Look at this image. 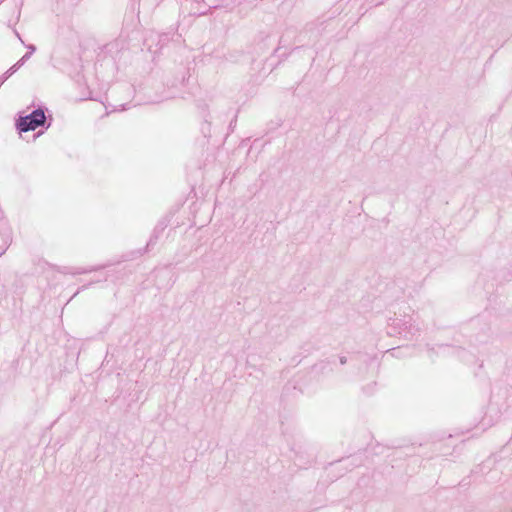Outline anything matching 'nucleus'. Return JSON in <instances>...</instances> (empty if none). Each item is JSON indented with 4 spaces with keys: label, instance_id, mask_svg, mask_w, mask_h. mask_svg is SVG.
Here are the masks:
<instances>
[{
    "label": "nucleus",
    "instance_id": "5",
    "mask_svg": "<svg viewBox=\"0 0 512 512\" xmlns=\"http://www.w3.org/2000/svg\"><path fill=\"white\" fill-rule=\"evenodd\" d=\"M28 49H29V52L24 54V56L20 59V62L23 63V64L30 58L32 53L35 51V46L34 45H29Z\"/></svg>",
    "mask_w": 512,
    "mask_h": 512
},
{
    "label": "nucleus",
    "instance_id": "4",
    "mask_svg": "<svg viewBox=\"0 0 512 512\" xmlns=\"http://www.w3.org/2000/svg\"><path fill=\"white\" fill-rule=\"evenodd\" d=\"M23 65V63L20 62V60L18 62H16L12 67H10V69L5 73V79H7L10 75H12L13 73H15L21 66Z\"/></svg>",
    "mask_w": 512,
    "mask_h": 512
},
{
    "label": "nucleus",
    "instance_id": "2",
    "mask_svg": "<svg viewBox=\"0 0 512 512\" xmlns=\"http://www.w3.org/2000/svg\"><path fill=\"white\" fill-rule=\"evenodd\" d=\"M23 65V63L20 62V60L18 62H16L12 67H10V69L5 73V79H7L10 75H12L13 73H15L21 66Z\"/></svg>",
    "mask_w": 512,
    "mask_h": 512
},
{
    "label": "nucleus",
    "instance_id": "1",
    "mask_svg": "<svg viewBox=\"0 0 512 512\" xmlns=\"http://www.w3.org/2000/svg\"><path fill=\"white\" fill-rule=\"evenodd\" d=\"M46 120L44 111L42 109L34 110L30 115L22 117L17 125L21 132L35 130L43 125Z\"/></svg>",
    "mask_w": 512,
    "mask_h": 512
},
{
    "label": "nucleus",
    "instance_id": "3",
    "mask_svg": "<svg viewBox=\"0 0 512 512\" xmlns=\"http://www.w3.org/2000/svg\"><path fill=\"white\" fill-rule=\"evenodd\" d=\"M23 65V63L20 62V60L18 62H16L12 67H10V69L5 73V79H7L10 75H12L13 73H15L21 66Z\"/></svg>",
    "mask_w": 512,
    "mask_h": 512
}]
</instances>
